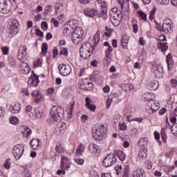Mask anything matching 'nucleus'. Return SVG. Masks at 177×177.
Instances as JSON below:
<instances>
[{"mask_svg":"<svg viewBox=\"0 0 177 177\" xmlns=\"http://www.w3.org/2000/svg\"><path fill=\"white\" fill-rule=\"evenodd\" d=\"M3 55H9V48L8 46H4L1 48Z\"/></svg>","mask_w":177,"mask_h":177,"instance_id":"obj_62","label":"nucleus"},{"mask_svg":"<svg viewBox=\"0 0 177 177\" xmlns=\"http://www.w3.org/2000/svg\"><path fill=\"white\" fill-rule=\"evenodd\" d=\"M153 73L156 78H162L164 74V69L161 64H153Z\"/></svg>","mask_w":177,"mask_h":177,"instance_id":"obj_9","label":"nucleus"},{"mask_svg":"<svg viewBox=\"0 0 177 177\" xmlns=\"http://www.w3.org/2000/svg\"><path fill=\"white\" fill-rule=\"evenodd\" d=\"M46 93L47 96H52V95H53V93H55V88L50 87V88H48L46 91Z\"/></svg>","mask_w":177,"mask_h":177,"instance_id":"obj_51","label":"nucleus"},{"mask_svg":"<svg viewBox=\"0 0 177 177\" xmlns=\"http://www.w3.org/2000/svg\"><path fill=\"white\" fill-rule=\"evenodd\" d=\"M42 59L39 58L37 61L34 64V66L36 67H41L42 66Z\"/></svg>","mask_w":177,"mask_h":177,"instance_id":"obj_60","label":"nucleus"},{"mask_svg":"<svg viewBox=\"0 0 177 177\" xmlns=\"http://www.w3.org/2000/svg\"><path fill=\"white\" fill-rule=\"evenodd\" d=\"M156 98V95L153 93H146L143 96L144 102H148L149 103H152V104H154V99Z\"/></svg>","mask_w":177,"mask_h":177,"instance_id":"obj_14","label":"nucleus"},{"mask_svg":"<svg viewBox=\"0 0 177 177\" xmlns=\"http://www.w3.org/2000/svg\"><path fill=\"white\" fill-rule=\"evenodd\" d=\"M158 48L161 50V52H167L168 50V44L164 42H158L157 44Z\"/></svg>","mask_w":177,"mask_h":177,"instance_id":"obj_29","label":"nucleus"},{"mask_svg":"<svg viewBox=\"0 0 177 177\" xmlns=\"http://www.w3.org/2000/svg\"><path fill=\"white\" fill-rule=\"evenodd\" d=\"M19 53H22L24 55H26V52H27V46L22 45L19 48Z\"/></svg>","mask_w":177,"mask_h":177,"instance_id":"obj_54","label":"nucleus"},{"mask_svg":"<svg viewBox=\"0 0 177 177\" xmlns=\"http://www.w3.org/2000/svg\"><path fill=\"white\" fill-rule=\"evenodd\" d=\"M24 153V146L23 145H15L12 149V153L15 156L16 160H19V158L23 156Z\"/></svg>","mask_w":177,"mask_h":177,"instance_id":"obj_6","label":"nucleus"},{"mask_svg":"<svg viewBox=\"0 0 177 177\" xmlns=\"http://www.w3.org/2000/svg\"><path fill=\"white\" fill-rule=\"evenodd\" d=\"M120 88H122V91H124V92H131L133 88V86L130 84H120Z\"/></svg>","mask_w":177,"mask_h":177,"instance_id":"obj_31","label":"nucleus"},{"mask_svg":"<svg viewBox=\"0 0 177 177\" xmlns=\"http://www.w3.org/2000/svg\"><path fill=\"white\" fill-rule=\"evenodd\" d=\"M159 85L160 84L158 83V81L152 80L147 85V86L149 91H156V89H158Z\"/></svg>","mask_w":177,"mask_h":177,"instance_id":"obj_18","label":"nucleus"},{"mask_svg":"<svg viewBox=\"0 0 177 177\" xmlns=\"http://www.w3.org/2000/svg\"><path fill=\"white\" fill-rule=\"evenodd\" d=\"M10 165H11L10 158L6 160L3 164L4 168H6V169H10Z\"/></svg>","mask_w":177,"mask_h":177,"instance_id":"obj_49","label":"nucleus"},{"mask_svg":"<svg viewBox=\"0 0 177 177\" xmlns=\"http://www.w3.org/2000/svg\"><path fill=\"white\" fill-rule=\"evenodd\" d=\"M12 9V2L10 0H0V12L8 15Z\"/></svg>","mask_w":177,"mask_h":177,"instance_id":"obj_5","label":"nucleus"},{"mask_svg":"<svg viewBox=\"0 0 177 177\" xmlns=\"http://www.w3.org/2000/svg\"><path fill=\"white\" fill-rule=\"evenodd\" d=\"M52 12V7L50 6H46L44 7V15L45 16H49V14Z\"/></svg>","mask_w":177,"mask_h":177,"instance_id":"obj_46","label":"nucleus"},{"mask_svg":"<svg viewBox=\"0 0 177 177\" xmlns=\"http://www.w3.org/2000/svg\"><path fill=\"white\" fill-rule=\"evenodd\" d=\"M100 8L101 13H105V12H107V6L106 5V1H103L101 2Z\"/></svg>","mask_w":177,"mask_h":177,"instance_id":"obj_45","label":"nucleus"},{"mask_svg":"<svg viewBox=\"0 0 177 177\" xmlns=\"http://www.w3.org/2000/svg\"><path fill=\"white\" fill-rule=\"evenodd\" d=\"M129 39H128V36L124 35L122 37L121 44L123 49H128V42Z\"/></svg>","mask_w":177,"mask_h":177,"instance_id":"obj_30","label":"nucleus"},{"mask_svg":"<svg viewBox=\"0 0 177 177\" xmlns=\"http://www.w3.org/2000/svg\"><path fill=\"white\" fill-rule=\"evenodd\" d=\"M138 157L140 158V160H145L147 157L145 151H140V152H138Z\"/></svg>","mask_w":177,"mask_h":177,"instance_id":"obj_58","label":"nucleus"},{"mask_svg":"<svg viewBox=\"0 0 177 177\" xmlns=\"http://www.w3.org/2000/svg\"><path fill=\"white\" fill-rule=\"evenodd\" d=\"M115 169L117 172V174L120 175V174H121V172H122V166L121 165H117L115 167Z\"/></svg>","mask_w":177,"mask_h":177,"instance_id":"obj_57","label":"nucleus"},{"mask_svg":"<svg viewBox=\"0 0 177 177\" xmlns=\"http://www.w3.org/2000/svg\"><path fill=\"white\" fill-rule=\"evenodd\" d=\"M50 113L51 117L48 120V124L50 125H58L55 127L56 133L63 132L67 128V124L66 122L57 123V122L64 117V109L59 106H53L50 109Z\"/></svg>","mask_w":177,"mask_h":177,"instance_id":"obj_1","label":"nucleus"},{"mask_svg":"<svg viewBox=\"0 0 177 177\" xmlns=\"http://www.w3.org/2000/svg\"><path fill=\"white\" fill-rule=\"evenodd\" d=\"M34 117H35V118H37V120H40V118H41L42 115H44V111H42V109H34Z\"/></svg>","mask_w":177,"mask_h":177,"instance_id":"obj_34","label":"nucleus"},{"mask_svg":"<svg viewBox=\"0 0 177 177\" xmlns=\"http://www.w3.org/2000/svg\"><path fill=\"white\" fill-rule=\"evenodd\" d=\"M92 135L95 140H103V138L107 135V129L104 127V124L100 126L97 129L93 127Z\"/></svg>","mask_w":177,"mask_h":177,"instance_id":"obj_3","label":"nucleus"},{"mask_svg":"<svg viewBox=\"0 0 177 177\" xmlns=\"http://www.w3.org/2000/svg\"><path fill=\"white\" fill-rule=\"evenodd\" d=\"M10 122L12 125H17L19 124V118L17 117H12L10 118Z\"/></svg>","mask_w":177,"mask_h":177,"instance_id":"obj_47","label":"nucleus"},{"mask_svg":"<svg viewBox=\"0 0 177 177\" xmlns=\"http://www.w3.org/2000/svg\"><path fill=\"white\" fill-rule=\"evenodd\" d=\"M103 62L104 66H109L111 62V55L105 54V57L104 59Z\"/></svg>","mask_w":177,"mask_h":177,"instance_id":"obj_39","label":"nucleus"},{"mask_svg":"<svg viewBox=\"0 0 177 177\" xmlns=\"http://www.w3.org/2000/svg\"><path fill=\"white\" fill-rule=\"evenodd\" d=\"M160 109V103L158 102H153L151 103V105L150 107H149L146 111L148 114H153V113H156V111H158V109Z\"/></svg>","mask_w":177,"mask_h":177,"instance_id":"obj_13","label":"nucleus"},{"mask_svg":"<svg viewBox=\"0 0 177 177\" xmlns=\"http://www.w3.org/2000/svg\"><path fill=\"white\" fill-rule=\"evenodd\" d=\"M166 59H167L168 70L169 71H171L174 66V59H172V55H171V53H169L166 57Z\"/></svg>","mask_w":177,"mask_h":177,"instance_id":"obj_24","label":"nucleus"},{"mask_svg":"<svg viewBox=\"0 0 177 177\" xmlns=\"http://www.w3.org/2000/svg\"><path fill=\"white\" fill-rule=\"evenodd\" d=\"M86 106L91 111H95L96 109V106L93 104V101H92L89 97H86Z\"/></svg>","mask_w":177,"mask_h":177,"instance_id":"obj_23","label":"nucleus"},{"mask_svg":"<svg viewBox=\"0 0 177 177\" xmlns=\"http://www.w3.org/2000/svg\"><path fill=\"white\" fill-rule=\"evenodd\" d=\"M48 52V44L43 43L41 46V55L45 56Z\"/></svg>","mask_w":177,"mask_h":177,"instance_id":"obj_43","label":"nucleus"},{"mask_svg":"<svg viewBox=\"0 0 177 177\" xmlns=\"http://www.w3.org/2000/svg\"><path fill=\"white\" fill-rule=\"evenodd\" d=\"M25 111L30 118H34V112H32V106L31 105H27L25 108Z\"/></svg>","mask_w":177,"mask_h":177,"instance_id":"obj_38","label":"nucleus"},{"mask_svg":"<svg viewBox=\"0 0 177 177\" xmlns=\"http://www.w3.org/2000/svg\"><path fill=\"white\" fill-rule=\"evenodd\" d=\"M157 10V8L154 7L152 10L150 12L149 15V20H154L155 18V15H156V11Z\"/></svg>","mask_w":177,"mask_h":177,"instance_id":"obj_50","label":"nucleus"},{"mask_svg":"<svg viewBox=\"0 0 177 177\" xmlns=\"http://www.w3.org/2000/svg\"><path fill=\"white\" fill-rule=\"evenodd\" d=\"M131 23L133 24V31L135 34H136L139 28V26L138 25V20L133 19Z\"/></svg>","mask_w":177,"mask_h":177,"instance_id":"obj_40","label":"nucleus"},{"mask_svg":"<svg viewBox=\"0 0 177 177\" xmlns=\"http://www.w3.org/2000/svg\"><path fill=\"white\" fill-rule=\"evenodd\" d=\"M31 95L32 96L36 103H39L40 102L44 101V95L41 94V92H39V90L38 89L32 90Z\"/></svg>","mask_w":177,"mask_h":177,"instance_id":"obj_12","label":"nucleus"},{"mask_svg":"<svg viewBox=\"0 0 177 177\" xmlns=\"http://www.w3.org/2000/svg\"><path fill=\"white\" fill-rule=\"evenodd\" d=\"M119 129L120 131H127V124L124 122L119 123Z\"/></svg>","mask_w":177,"mask_h":177,"instance_id":"obj_59","label":"nucleus"},{"mask_svg":"<svg viewBox=\"0 0 177 177\" xmlns=\"http://www.w3.org/2000/svg\"><path fill=\"white\" fill-rule=\"evenodd\" d=\"M28 84H32L33 86H37L39 84V77L32 74L28 80Z\"/></svg>","mask_w":177,"mask_h":177,"instance_id":"obj_15","label":"nucleus"},{"mask_svg":"<svg viewBox=\"0 0 177 177\" xmlns=\"http://www.w3.org/2000/svg\"><path fill=\"white\" fill-rule=\"evenodd\" d=\"M93 44L95 46H97L99 41H100V32L97 31L93 37Z\"/></svg>","mask_w":177,"mask_h":177,"instance_id":"obj_33","label":"nucleus"},{"mask_svg":"<svg viewBox=\"0 0 177 177\" xmlns=\"http://www.w3.org/2000/svg\"><path fill=\"white\" fill-rule=\"evenodd\" d=\"M84 13L87 16V17L93 19L95 16H97L99 15V11H97L96 8H86L84 10Z\"/></svg>","mask_w":177,"mask_h":177,"instance_id":"obj_10","label":"nucleus"},{"mask_svg":"<svg viewBox=\"0 0 177 177\" xmlns=\"http://www.w3.org/2000/svg\"><path fill=\"white\" fill-rule=\"evenodd\" d=\"M58 70L61 75H62L63 77L67 76V66H66V64H60L58 66Z\"/></svg>","mask_w":177,"mask_h":177,"instance_id":"obj_27","label":"nucleus"},{"mask_svg":"<svg viewBox=\"0 0 177 177\" xmlns=\"http://www.w3.org/2000/svg\"><path fill=\"white\" fill-rule=\"evenodd\" d=\"M172 25L169 24V22L165 21L162 24V31L165 32V34H168V32H172Z\"/></svg>","mask_w":177,"mask_h":177,"instance_id":"obj_21","label":"nucleus"},{"mask_svg":"<svg viewBox=\"0 0 177 177\" xmlns=\"http://www.w3.org/2000/svg\"><path fill=\"white\" fill-rule=\"evenodd\" d=\"M10 27L19 28V21L16 19H12Z\"/></svg>","mask_w":177,"mask_h":177,"instance_id":"obj_55","label":"nucleus"},{"mask_svg":"<svg viewBox=\"0 0 177 177\" xmlns=\"http://www.w3.org/2000/svg\"><path fill=\"white\" fill-rule=\"evenodd\" d=\"M74 106H75V101H72L70 102V106L68 108L69 113H68V118H72L73 111H74Z\"/></svg>","mask_w":177,"mask_h":177,"instance_id":"obj_35","label":"nucleus"},{"mask_svg":"<svg viewBox=\"0 0 177 177\" xmlns=\"http://www.w3.org/2000/svg\"><path fill=\"white\" fill-rule=\"evenodd\" d=\"M93 53V50H80V55L82 59H89L92 54Z\"/></svg>","mask_w":177,"mask_h":177,"instance_id":"obj_20","label":"nucleus"},{"mask_svg":"<svg viewBox=\"0 0 177 177\" xmlns=\"http://www.w3.org/2000/svg\"><path fill=\"white\" fill-rule=\"evenodd\" d=\"M67 30L71 31L69 39L74 45H80L84 42V37L85 32L81 27L77 28V21L71 19L67 23Z\"/></svg>","mask_w":177,"mask_h":177,"instance_id":"obj_2","label":"nucleus"},{"mask_svg":"<svg viewBox=\"0 0 177 177\" xmlns=\"http://www.w3.org/2000/svg\"><path fill=\"white\" fill-rule=\"evenodd\" d=\"M21 109V104L20 103H16L15 105H11L9 106V111L13 114H17Z\"/></svg>","mask_w":177,"mask_h":177,"instance_id":"obj_16","label":"nucleus"},{"mask_svg":"<svg viewBox=\"0 0 177 177\" xmlns=\"http://www.w3.org/2000/svg\"><path fill=\"white\" fill-rule=\"evenodd\" d=\"M80 50H95V46H91V43L85 41L81 45Z\"/></svg>","mask_w":177,"mask_h":177,"instance_id":"obj_17","label":"nucleus"},{"mask_svg":"<svg viewBox=\"0 0 177 177\" xmlns=\"http://www.w3.org/2000/svg\"><path fill=\"white\" fill-rule=\"evenodd\" d=\"M171 131L173 135H174L175 136H177V124L176 123L172 125L171 128Z\"/></svg>","mask_w":177,"mask_h":177,"instance_id":"obj_52","label":"nucleus"},{"mask_svg":"<svg viewBox=\"0 0 177 177\" xmlns=\"http://www.w3.org/2000/svg\"><path fill=\"white\" fill-rule=\"evenodd\" d=\"M9 30L10 34H11V35H16V34H18L19 32V28L10 26Z\"/></svg>","mask_w":177,"mask_h":177,"instance_id":"obj_44","label":"nucleus"},{"mask_svg":"<svg viewBox=\"0 0 177 177\" xmlns=\"http://www.w3.org/2000/svg\"><path fill=\"white\" fill-rule=\"evenodd\" d=\"M145 171L142 169H137L132 171L131 177H145Z\"/></svg>","mask_w":177,"mask_h":177,"instance_id":"obj_19","label":"nucleus"},{"mask_svg":"<svg viewBox=\"0 0 177 177\" xmlns=\"http://www.w3.org/2000/svg\"><path fill=\"white\" fill-rule=\"evenodd\" d=\"M63 10V4L57 3L55 5V16H57L62 13Z\"/></svg>","mask_w":177,"mask_h":177,"instance_id":"obj_32","label":"nucleus"},{"mask_svg":"<svg viewBox=\"0 0 177 177\" xmlns=\"http://www.w3.org/2000/svg\"><path fill=\"white\" fill-rule=\"evenodd\" d=\"M122 10H123V12H124V15L127 16V19H129V3H126V8L123 6Z\"/></svg>","mask_w":177,"mask_h":177,"instance_id":"obj_41","label":"nucleus"},{"mask_svg":"<svg viewBox=\"0 0 177 177\" xmlns=\"http://www.w3.org/2000/svg\"><path fill=\"white\" fill-rule=\"evenodd\" d=\"M138 15L141 20H147V15L143 11H138Z\"/></svg>","mask_w":177,"mask_h":177,"instance_id":"obj_48","label":"nucleus"},{"mask_svg":"<svg viewBox=\"0 0 177 177\" xmlns=\"http://www.w3.org/2000/svg\"><path fill=\"white\" fill-rule=\"evenodd\" d=\"M8 64L10 66H12V67H15V66H16V59L12 57H10L8 58Z\"/></svg>","mask_w":177,"mask_h":177,"instance_id":"obj_53","label":"nucleus"},{"mask_svg":"<svg viewBox=\"0 0 177 177\" xmlns=\"http://www.w3.org/2000/svg\"><path fill=\"white\" fill-rule=\"evenodd\" d=\"M118 12H121V11L120 10H118V8L114 7L112 9H111L110 15L113 16V15L118 13Z\"/></svg>","mask_w":177,"mask_h":177,"instance_id":"obj_56","label":"nucleus"},{"mask_svg":"<svg viewBox=\"0 0 177 177\" xmlns=\"http://www.w3.org/2000/svg\"><path fill=\"white\" fill-rule=\"evenodd\" d=\"M19 67L20 68V71L22 74L25 75H28L31 72V68H30V65L28 63L26 62H20L19 64Z\"/></svg>","mask_w":177,"mask_h":177,"instance_id":"obj_8","label":"nucleus"},{"mask_svg":"<svg viewBox=\"0 0 177 177\" xmlns=\"http://www.w3.org/2000/svg\"><path fill=\"white\" fill-rule=\"evenodd\" d=\"M89 176L90 177H99V174L97 172H96V171H95V170H91V171H90Z\"/></svg>","mask_w":177,"mask_h":177,"instance_id":"obj_61","label":"nucleus"},{"mask_svg":"<svg viewBox=\"0 0 177 177\" xmlns=\"http://www.w3.org/2000/svg\"><path fill=\"white\" fill-rule=\"evenodd\" d=\"M111 21L114 27H118L122 21V12L118 11V13L111 15Z\"/></svg>","mask_w":177,"mask_h":177,"instance_id":"obj_7","label":"nucleus"},{"mask_svg":"<svg viewBox=\"0 0 177 177\" xmlns=\"http://www.w3.org/2000/svg\"><path fill=\"white\" fill-rule=\"evenodd\" d=\"M149 144V138H141L138 140L139 146L146 147Z\"/></svg>","mask_w":177,"mask_h":177,"instance_id":"obj_36","label":"nucleus"},{"mask_svg":"<svg viewBox=\"0 0 177 177\" xmlns=\"http://www.w3.org/2000/svg\"><path fill=\"white\" fill-rule=\"evenodd\" d=\"M30 146L33 150H38V149L41 148V141L38 139H32Z\"/></svg>","mask_w":177,"mask_h":177,"instance_id":"obj_22","label":"nucleus"},{"mask_svg":"<svg viewBox=\"0 0 177 177\" xmlns=\"http://www.w3.org/2000/svg\"><path fill=\"white\" fill-rule=\"evenodd\" d=\"M67 158L62 156L61 159V169L57 170V175H66V169L67 168Z\"/></svg>","mask_w":177,"mask_h":177,"instance_id":"obj_11","label":"nucleus"},{"mask_svg":"<svg viewBox=\"0 0 177 177\" xmlns=\"http://www.w3.org/2000/svg\"><path fill=\"white\" fill-rule=\"evenodd\" d=\"M75 161L76 162V163H77L79 165H82L84 164V162H85V160H84V159L82 158H75Z\"/></svg>","mask_w":177,"mask_h":177,"instance_id":"obj_63","label":"nucleus"},{"mask_svg":"<svg viewBox=\"0 0 177 177\" xmlns=\"http://www.w3.org/2000/svg\"><path fill=\"white\" fill-rule=\"evenodd\" d=\"M32 133V131H31V129L25 127H24V131H22V134L24 135V138H30V136L31 135V133Z\"/></svg>","mask_w":177,"mask_h":177,"instance_id":"obj_37","label":"nucleus"},{"mask_svg":"<svg viewBox=\"0 0 177 177\" xmlns=\"http://www.w3.org/2000/svg\"><path fill=\"white\" fill-rule=\"evenodd\" d=\"M51 23L54 25V27H59V21L56 20V18H52Z\"/></svg>","mask_w":177,"mask_h":177,"instance_id":"obj_64","label":"nucleus"},{"mask_svg":"<svg viewBox=\"0 0 177 177\" xmlns=\"http://www.w3.org/2000/svg\"><path fill=\"white\" fill-rule=\"evenodd\" d=\"M115 156L119 158L120 161H125V158H127V155L124 153V152L121 150L115 151Z\"/></svg>","mask_w":177,"mask_h":177,"instance_id":"obj_26","label":"nucleus"},{"mask_svg":"<svg viewBox=\"0 0 177 177\" xmlns=\"http://www.w3.org/2000/svg\"><path fill=\"white\" fill-rule=\"evenodd\" d=\"M84 151H85V145L80 143L77 147L76 156H82V153H84Z\"/></svg>","mask_w":177,"mask_h":177,"instance_id":"obj_28","label":"nucleus"},{"mask_svg":"<svg viewBox=\"0 0 177 177\" xmlns=\"http://www.w3.org/2000/svg\"><path fill=\"white\" fill-rule=\"evenodd\" d=\"M99 146L95 143H91L88 145V150L91 154H96L99 153Z\"/></svg>","mask_w":177,"mask_h":177,"instance_id":"obj_25","label":"nucleus"},{"mask_svg":"<svg viewBox=\"0 0 177 177\" xmlns=\"http://www.w3.org/2000/svg\"><path fill=\"white\" fill-rule=\"evenodd\" d=\"M166 131L167 130L165 129H162L161 133H160L162 140H163V143H167V133H165Z\"/></svg>","mask_w":177,"mask_h":177,"instance_id":"obj_42","label":"nucleus"},{"mask_svg":"<svg viewBox=\"0 0 177 177\" xmlns=\"http://www.w3.org/2000/svg\"><path fill=\"white\" fill-rule=\"evenodd\" d=\"M117 162V156L115 154L111 153H108L102 161V165L105 168H109L114 165Z\"/></svg>","mask_w":177,"mask_h":177,"instance_id":"obj_4","label":"nucleus"}]
</instances>
